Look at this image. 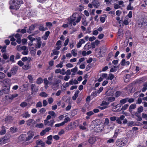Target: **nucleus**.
Segmentation results:
<instances>
[{
    "mask_svg": "<svg viewBox=\"0 0 147 147\" xmlns=\"http://www.w3.org/2000/svg\"><path fill=\"white\" fill-rule=\"evenodd\" d=\"M81 19V16L77 13H74L67 18L68 24L71 26L72 24L75 26L80 22Z\"/></svg>",
    "mask_w": 147,
    "mask_h": 147,
    "instance_id": "f257e3e1",
    "label": "nucleus"
},
{
    "mask_svg": "<svg viewBox=\"0 0 147 147\" xmlns=\"http://www.w3.org/2000/svg\"><path fill=\"white\" fill-rule=\"evenodd\" d=\"M22 0H12L9 2L10 9L17 10L20 6V4H22Z\"/></svg>",
    "mask_w": 147,
    "mask_h": 147,
    "instance_id": "f03ea898",
    "label": "nucleus"
},
{
    "mask_svg": "<svg viewBox=\"0 0 147 147\" xmlns=\"http://www.w3.org/2000/svg\"><path fill=\"white\" fill-rule=\"evenodd\" d=\"M10 135L9 134H6L5 136L0 139V144H4L9 141Z\"/></svg>",
    "mask_w": 147,
    "mask_h": 147,
    "instance_id": "7ed1b4c3",
    "label": "nucleus"
},
{
    "mask_svg": "<svg viewBox=\"0 0 147 147\" xmlns=\"http://www.w3.org/2000/svg\"><path fill=\"white\" fill-rule=\"evenodd\" d=\"M127 142L123 138L117 139L116 142V145L119 147H122L125 146Z\"/></svg>",
    "mask_w": 147,
    "mask_h": 147,
    "instance_id": "20e7f679",
    "label": "nucleus"
},
{
    "mask_svg": "<svg viewBox=\"0 0 147 147\" xmlns=\"http://www.w3.org/2000/svg\"><path fill=\"white\" fill-rule=\"evenodd\" d=\"M93 123L95 126L94 127V130L95 131L98 132L102 131L103 129V126L100 124L98 125L97 123L95 121H93Z\"/></svg>",
    "mask_w": 147,
    "mask_h": 147,
    "instance_id": "39448f33",
    "label": "nucleus"
},
{
    "mask_svg": "<svg viewBox=\"0 0 147 147\" xmlns=\"http://www.w3.org/2000/svg\"><path fill=\"white\" fill-rule=\"evenodd\" d=\"M59 80H55L53 82H49V85H50L51 88L55 90L58 89L59 86Z\"/></svg>",
    "mask_w": 147,
    "mask_h": 147,
    "instance_id": "423d86ee",
    "label": "nucleus"
},
{
    "mask_svg": "<svg viewBox=\"0 0 147 147\" xmlns=\"http://www.w3.org/2000/svg\"><path fill=\"white\" fill-rule=\"evenodd\" d=\"M31 90V94H33L34 92H36L38 90V88L36 87L35 84H32L30 86Z\"/></svg>",
    "mask_w": 147,
    "mask_h": 147,
    "instance_id": "0eeeda50",
    "label": "nucleus"
},
{
    "mask_svg": "<svg viewBox=\"0 0 147 147\" xmlns=\"http://www.w3.org/2000/svg\"><path fill=\"white\" fill-rule=\"evenodd\" d=\"M28 136L26 139V141H28L30 140L34 136V132L32 131H30L27 133Z\"/></svg>",
    "mask_w": 147,
    "mask_h": 147,
    "instance_id": "6e6552de",
    "label": "nucleus"
},
{
    "mask_svg": "<svg viewBox=\"0 0 147 147\" xmlns=\"http://www.w3.org/2000/svg\"><path fill=\"white\" fill-rule=\"evenodd\" d=\"M92 3L93 6L96 8L98 7L100 5V3L98 0H94L92 1Z\"/></svg>",
    "mask_w": 147,
    "mask_h": 147,
    "instance_id": "1a4fd4ad",
    "label": "nucleus"
},
{
    "mask_svg": "<svg viewBox=\"0 0 147 147\" xmlns=\"http://www.w3.org/2000/svg\"><path fill=\"white\" fill-rule=\"evenodd\" d=\"M36 143L37 145L36 146H40L41 147H45V142H43L42 141L40 140H38L36 142Z\"/></svg>",
    "mask_w": 147,
    "mask_h": 147,
    "instance_id": "9d476101",
    "label": "nucleus"
},
{
    "mask_svg": "<svg viewBox=\"0 0 147 147\" xmlns=\"http://www.w3.org/2000/svg\"><path fill=\"white\" fill-rule=\"evenodd\" d=\"M22 50L23 51L22 52V54L24 55H27L28 52V49L25 46H23L22 48Z\"/></svg>",
    "mask_w": 147,
    "mask_h": 147,
    "instance_id": "9b49d317",
    "label": "nucleus"
},
{
    "mask_svg": "<svg viewBox=\"0 0 147 147\" xmlns=\"http://www.w3.org/2000/svg\"><path fill=\"white\" fill-rule=\"evenodd\" d=\"M35 27L36 26L34 24L31 25L30 26L29 28L27 30V32L29 34L31 33L32 31L34 30Z\"/></svg>",
    "mask_w": 147,
    "mask_h": 147,
    "instance_id": "f8f14e48",
    "label": "nucleus"
},
{
    "mask_svg": "<svg viewBox=\"0 0 147 147\" xmlns=\"http://www.w3.org/2000/svg\"><path fill=\"white\" fill-rule=\"evenodd\" d=\"M55 122V121H54V120L52 119L50 121H47L46 122V123L44 122V124L45 125L52 126Z\"/></svg>",
    "mask_w": 147,
    "mask_h": 147,
    "instance_id": "ddd939ff",
    "label": "nucleus"
},
{
    "mask_svg": "<svg viewBox=\"0 0 147 147\" xmlns=\"http://www.w3.org/2000/svg\"><path fill=\"white\" fill-rule=\"evenodd\" d=\"M5 94H8L10 90V87L9 86H5L2 88Z\"/></svg>",
    "mask_w": 147,
    "mask_h": 147,
    "instance_id": "4468645a",
    "label": "nucleus"
},
{
    "mask_svg": "<svg viewBox=\"0 0 147 147\" xmlns=\"http://www.w3.org/2000/svg\"><path fill=\"white\" fill-rule=\"evenodd\" d=\"M18 69V68L17 66H14L11 68L10 72H11L12 75L15 74Z\"/></svg>",
    "mask_w": 147,
    "mask_h": 147,
    "instance_id": "2eb2a0df",
    "label": "nucleus"
},
{
    "mask_svg": "<svg viewBox=\"0 0 147 147\" xmlns=\"http://www.w3.org/2000/svg\"><path fill=\"white\" fill-rule=\"evenodd\" d=\"M22 116L23 118H26L30 117L31 116L30 114L29 113L28 111L24 112L22 115Z\"/></svg>",
    "mask_w": 147,
    "mask_h": 147,
    "instance_id": "dca6fc26",
    "label": "nucleus"
},
{
    "mask_svg": "<svg viewBox=\"0 0 147 147\" xmlns=\"http://www.w3.org/2000/svg\"><path fill=\"white\" fill-rule=\"evenodd\" d=\"M96 141V137H93L89 138L88 140V142L91 144H93Z\"/></svg>",
    "mask_w": 147,
    "mask_h": 147,
    "instance_id": "f3484780",
    "label": "nucleus"
},
{
    "mask_svg": "<svg viewBox=\"0 0 147 147\" xmlns=\"http://www.w3.org/2000/svg\"><path fill=\"white\" fill-rule=\"evenodd\" d=\"M26 124L28 126H29L32 124H35L34 121L32 119H30L26 121Z\"/></svg>",
    "mask_w": 147,
    "mask_h": 147,
    "instance_id": "a211bd4d",
    "label": "nucleus"
},
{
    "mask_svg": "<svg viewBox=\"0 0 147 147\" xmlns=\"http://www.w3.org/2000/svg\"><path fill=\"white\" fill-rule=\"evenodd\" d=\"M114 124L112 122H110V123L107 125V128L109 129H113L114 128Z\"/></svg>",
    "mask_w": 147,
    "mask_h": 147,
    "instance_id": "6ab92c4d",
    "label": "nucleus"
},
{
    "mask_svg": "<svg viewBox=\"0 0 147 147\" xmlns=\"http://www.w3.org/2000/svg\"><path fill=\"white\" fill-rule=\"evenodd\" d=\"M136 105L135 104H131L129 106V111L131 112L133 109H135L136 108Z\"/></svg>",
    "mask_w": 147,
    "mask_h": 147,
    "instance_id": "aec40b11",
    "label": "nucleus"
},
{
    "mask_svg": "<svg viewBox=\"0 0 147 147\" xmlns=\"http://www.w3.org/2000/svg\"><path fill=\"white\" fill-rule=\"evenodd\" d=\"M113 91L112 90H109L106 92V95L107 96H111L113 95Z\"/></svg>",
    "mask_w": 147,
    "mask_h": 147,
    "instance_id": "412c9836",
    "label": "nucleus"
},
{
    "mask_svg": "<svg viewBox=\"0 0 147 147\" xmlns=\"http://www.w3.org/2000/svg\"><path fill=\"white\" fill-rule=\"evenodd\" d=\"M91 48V45L90 43H87L85 45L84 47V49L85 50H88Z\"/></svg>",
    "mask_w": 147,
    "mask_h": 147,
    "instance_id": "4be33fe9",
    "label": "nucleus"
},
{
    "mask_svg": "<svg viewBox=\"0 0 147 147\" xmlns=\"http://www.w3.org/2000/svg\"><path fill=\"white\" fill-rule=\"evenodd\" d=\"M9 37L11 38L10 40L12 42L11 43V45L13 46H15L16 45V42H15L16 39L13 36H10Z\"/></svg>",
    "mask_w": 147,
    "mask_h": 147,
    "instance_id": "5701e85b",
    "label": "nucleus"
},
{
    "mask_svg": "<svg viewBox=\"0 0 147 147\" xmlns=\"http://www.w3.org/2000/svg\"><path fill=\"white\" fill-rule=\"evenodd\" d=\"M107 99L109 102H112L115 101V98L114 96H109V97L107 98Z\"/></svg>",
    "mask_w": 147,
    "mask_h": 147,
    "instance_id": "b1692460",
    "label": "nucleus"
},
{
    "mask_svg": "<svg viewBox=\"0 0 147 147\" xmlns=\"http://www.w3.org/2000/svg\"><path fill=\"white\" fill-rule=\"evenodd\" d=\"M25 137V134H22L19 136L18 139L20 141H23L24 140Z\"/></svg>",
    "mask_w": 147,
    "mask_h": 147,
    "instance_id": "393cba45",
    "label": "nucleus"
},
{
    "mask_svg": "<svg viewBox=\"0 0 147 147\" xmlns=\"http://www.w3.org/2000/svg\"><path fill=\"white\" fill-rule=\"evenodd\" d=\"M52 51L53 53H51V56H53L54 55H58L59 53V51L55 49L53 50Z\"/></svg>",
    "mask_w": 147,
    "mask_h": 147,
    "instance_id": "a878e982",
    "label": "nucleus"
},
{
    "mask_svg": "<svg viewBox=\"0 0 147 147\" xmlns=\"http://www.w3.org/2000/svg\"><path fill=\"white\" fill-rule=\"evenodd\" d=\"M130 76L129 74H127L124 77V81L125 82H128Z\"/></svg>",
    "mask_w": 147,
    "mask_h": 147,
    "instance_id": "bb28decb",
    "label": "nucleus"
},
{
    "mask_svg": "<svg viewBox=\"0 0 147 147\" xmlns=\"http://www.w3.org/2000/svg\"><path fill=\"white\" fill-rule=\"evenodd\" d=\"M122 94V92L120 91H117L115 93V96L118 98L121 96Z\"/></svg>",
    "mask_w": 147,
    "mask_h": 147,
    "instance_id": "cd10ccee",
    "label": "nucleus"
},
{
    "mask_svg": "<svg viewBox=\"0 0 147 147\" xmlns=\"http://www.w3.org/2000/svg\"><path fill=\"white\" fill-rule=\"evenodd\" d=\"M71 54L72 55L73 57H76L77 54V50L75 49H74L71 51Z\"/></svg>",
    "mask_w": 147,
    "mask_h": 147,
    "instance_id": "c85d7f7f",
    "label": "nucleus"
},
{
    "mask_svg": "<svg viewBox=\"0 0 147 147\" xmlns=\"http://www.w3.org/2000/svg\"><path fill=\"white\" fill-rule=\"evenodd\" d=\"M39 29L41 31H44L48 29L46 27H45L42 25H40L39 28Z\"/></svg>",
    "mask_w": 147,
    "mask_h": 147,
    "instance_id": "c756f323",
    "label": "nucleus"
},
{
    "mask_svg": "<svg viewBox=\"0 0 147 147\" xmlns=\"http://www.w3.org/2000/svg\"><path fill=\"white\" fill-rule=\"evenodd\" d=\"M18 129L17 128L14 127H12L10 129L12 133H14L16 132Z\"/></svg>",
    "mask_w": 147,
    "mask_h": 147,
    "instance_id": "7c9ffc66",
    "label": "nucleus"
},
{
    "mask_svg": "<svg viewBox=\"0 0 147 147\" xmlns=\"http://www.w3.org/2000/svg\"><path fill=\"white\" fill-rule=\"evenodd\" d=\"M6 130L4 126L2 127V130L0 131V134L3 135L6 133Z\"/></svg>",
    "mask_w": 147,
    "mask_h": 147,
    "instance_id": "2f4dec72",
    "label": "nucleus"
},
{
    "mask_svg": "<svg viewBox=\"0 0 147 147\" xmlns=\"http://www.w3.org/2000/svg\"><path fill=\"white\" fill-rule=\"evenodd\" d=\"M128 99V98H127L123 99L120 101V102L121 104H124L126 103Z\"/></svg>",
    "mask_w": 147,
    "mask_h": 147,
    "instance_id": "473e14b6",
    "label": "nucleus"
},
{
    "mask_svg": "<svg viewBox=\"0 0 147 147\" xmlns=\"http://www.w3.org/2000/svg\"><path fill=\"white\" fill-rule=\"evenodd\" d=\"M48 114H49L50 115H51V116H52V117H53V118H55L56 116V115L55 114V112L53 111H49L48 112Z\"/></svg>",
    "mask_w": 147,
    "mask_h": 147,
    "instance_id": "72a5a7b5",
    "label": "nucleus"
},
{
    "mask_svg": "<svg viewBox=\"0 0 147 147\" xmlns=\"http://www.w3.org/2000/svg\"><path fill=\"white\" fill-rule=\"evenodd\" d=\"M134 7L131 6V3H129V4L127 7V10H132L133 9Z\"/></svg>",
    "mask_w": 147,
    "mask_h": 147,
    "instance_id": "f704fd0d",
    "label": "nucleus"
},
{
    "mask_svg": "<svg viewBox=\"0 0 147 147\" xmlns=\"http://www.w3.org/2000/svg\"><path fill=\"white\" fill-rule=\"evenodd\" d=\"M41 44V41L40 40H38L37 43L36 45V48H39L40 47Z\"/></svg>",
    "mask_w": 147,
    "mask_h": 147,
    "instance_id": "c9c22d12",
    "label": "nucleus"
},
{
    "mask_svg": "<svg viewBox=\"0 0 147 147\" xmlns=\"http://www.w3.org/2000/svg\"><path fill=\"white\" fill-rule=\"evenodd\" d=\"M115 78L114 76L112 74H110L109 75L108 77L107 78V79L110 80H112Z\"/></svg>",
    "mask_w": 147,
    "mask_h": 147,
    "instance_id": "e433bc0d",
    "label": "nucleus"
},
{
    "mask_svg": "<svg viewBox=\"0 0 147 147\" xmlns=\"http://www.w3.org/2000/svg\"><path fill=\"white\" fill-rule=\"evenodd\" d=\"M27 105H28V103L27 102H22L20 104V106L22 108L25 107L27 106Z\"/></svg>",
    "mask_w": 147,
    "mask_h": 147,
    "instance_id": "4c0bfd02",
    "label": "nucleus"
},
{
    "mask_svg": "<svg viewBox=\"0 0 147 147\" xmlns=\"http://www.w3.org/2000/svg\"><path fill=\"white\" fill-rule=\"evenodd\" d=\"M117 66H114L113 67L111 68L110 70V72H115L117 70Z\"/></svg>",
    "mask_w": 147,
    "mask_h": 147,
    "instance_id": "58836bf2",
    "label": "nucleus"
},
{
    "mask_svg": "<svg viewBox=\"0 0 147 147\" xmlns=\"http://www.w3.org/2000/svg\"><path fill=\"white\" fill-rule=\"evenodd\" d=\"M119 131V130L118 129H116L115 130L114 135L113 136V138H114V139H116L118 135Z\"/></svg>",
    "mask_w": 147,
    "mask_h": 147,
    "instance_id": "ea45409f",
    "label": "nucleus"
},
{
    "mask_svg": "<svg viewBox=\"0 0 147 147\" xmlns=\"http://www.w3.org/2000/svg\"><path fill=\"white\" fill-rule=\"evenodd\" d=\"M147 89V84H145L143 85V87L142 89V91L144 92H145Z\"/></svg>",
    "mask_w": 147,
    "mask_h": 147,
    "instance_id": "a19ab883",
    "label": "nucleus"
},
{
    "mask_svg": "<svg viewBox=\"0 0 147 147\" xmlns=\"http://www.w3.org/2000/svg\"><path fill=\"white\" fill-rule=\"evenodd\" d=\"M109 104V101H102L100 105L101 106H103L105 105V106H106L107 107V106Z\"/></svg>",
    "mask_w": 147,
    "mask_h": 147,
    "instance_id": "79ce46f5",
    "label": "nucleus"
},
{
    "mask_svg": "<svg viewBox=\"0 0 147 147\" xmlns=\"http://www.w3.org/2000/svg\"><path fill=\"white\" fill-rule=\"evenodd\" d=\"M39 95L42 97H46L48 96V94L44 92H42L39 94Z\"/></svg>",
    "mask_w": 147,
    "mask_h": 147,
    "instance_id": "37998d69",
    "label": "nucleus"
},
{
    "mask_svg": "<svg viewBox=\"0 0 147 147\" xmlns=\"http://www.w3.org/2000/svg\"><path fill=\"white\" fill-rule=\"evenodd\" d=\"M116 139H114L113 137L109 139L107 141V143H113Z\"/></svg>",
    "mask_w": 147,
    "mask_h": 147,
    "instance_id": "c03bdc74",
    "label": "nucleus"
},
{
    "mask_svg": "<svg viewBox=\"0 0 147 147\" xmlns=\"http://www.w3.org/2000/svg\"><path fill=\"white\" fill-rule=\"evenodd\" d=\"M72 128V124L71 123H70L66 127V129L68 130H71Z\"/></svg>",
    "mask_w": 147,
    "mask_h": 147,
    "instance_id": "a18cd8bd",
    "label": "nucleus"
},
{
    "mask_svg": "<svg viewBox=\"0 0 147 147\" xmlns=\"http://www.w3.org/2000/svg\"><path fill=\"white\" fill-rule=\"evenodd\" d=\"M9 82V79H5L3 80L2 82L3 83L4 85L8 84Z\"/></svg>",
    "mask_w": 147,
    "mask_h": 147,
    "instance_id": "49530a36",
    "label": "nucleus"
},
{
    "mask_svg": "<svg viewBox=\"0 0 147 147\" xmlns=\"http://www.w3.org/2000/svg\"><path fill=\"white\" fill-rule=\"evenodd\" d=\"M27 78L29 79V81L30 82L32 83L33 82V79L32 75H28Z\"/></svg>",
    "mask_w": 147,
    "mask_h": 147,
    "instance_id": "de8ad7c7",
    "label": "nucleus"
},
{
    "mask_svg": "<svg viewBox=\"0 0 147 147\" xmlns=\"http://www.w3.org/2000/svg\"><path fill=\"white\" fill-rule=\"evenodd\" d=\"M70 120L71 119L69 117H67L64 119L63 121L62 122L64 125L65 123H67L68 121H70Z\"/></svg>",
    "mask_w": 147,
    "mask_h": 147,
    "instance_id": "09e8293b",
    "label": "nucleus"
},
{
    "mask_svg": "<svg viewBox=\"0 0 147 147\" xmlns=\"http://www.w3.org/2000/svg\"><path fill=\"white\" fill-rule=\"evenodd\" d=\"M42 106V103L40 101H39L37 102L36 104V107H41Z\"/></svg>",
    "mask_w": 147,
    "mask_h": 147,
    "instance_id": "8fccbe9b",
    "label": "nucleus"
},
{
    "mask_svg": "<svg viewBox=\"0 0 147 147\" xmlns=\"http://www.w3.org/2000/svg\"><path fill=\"white\" fill-rule=\"evenodd\" d=\"M5 99L7 100H12L13 99L11 95H6L5 96Z\"/></svg>",
    "mask_w": 147,
    "mask_h": 147,
    "instance_id": "3c124183",
    "label": "nucleus"
},
{
    "mask_svg": "<svg viewBox=\"0 0 147 147\" xmlns=\"http://www.w3.org/2000/svg\"><path fill=\"white\" fill-rule=\"evenodd\" d=\"M32 35H29L28 36V38L32 42L34 40L36 39L35 38L32 37Z\"/></svg>",
    "mask_w": 147,
    "mask_h": 147,
    "instance_id": "603ef678",
    "label": "nucleus"
},
{
    "mask_svg": "<svg viewBox=\"0 0 147 147\" xmlns=\"http://www.w3.org/2000/svg\"><path fill=\"white\" fill-rule=\"evenodd\" d=\"M110 123V122L109 121V120L108 118H106L105 119L104 122V124L105 125H107Z\"/></svg>",
    "mask_w": 147,
    "mask_h": 147,
    "instance_id": "864d4df0",
    "label": "nucleus"
},
{
    "mask_svg": "<svg viewBox=\"0 0 147 147\" xmlns=\"http://www.w3.org/2000/svg\"><path fill=\"white\" fill-rule=\"evenodd\" d=\"M30 50L31 53L34 54L35 53L36 50L34 47H30Z\"/></svg>",
    "mask_w": 147,
    "mask_h": 147,
    "instance_id": "5fc2aeb1",
    "label": "nucleus"
},
{
    "mask_svg": "<svg viewBox=\"0 0 147 147\" xmlns=\"http://www.w3.org/2000/svg\"><path fill=\"white\" fill-rule=\"evenodd\" d=\"M104 15L105 16V17H101L100 18V22L102 23H103L105 22V18H106V15Z\"/></svg>",
    "mask_w": 147,
    "mask_h": 147,
    "instance_id": "6e6d98bb",
    "label": "nucleus"
},
{
    "mask_svg": "<svg viewBox=\"0 0 147 147\" xmlns=\"http://www.w3.org/2000/svg\"><path fill=\"white\" fill-rule=\"evenodd\" d=\"M143 107L140 106L138 108L137 112L140 113L143 111Z\"/></svg>",
    "mask_w": 147,
    "mask_h": 147,
    "instance_id": "4d7b16f0",
    "label": "nucleus"
},
{
    "mask_svg": "<svg viewBox=\"0 0 147 147\" xmlns=\"http://www.w3.org/2000/svg\"><path fill=\"white\" fill-rule=\"evenodd\" d=\"M42 82V79L41 78H38L37 81L36 83L38 84H40Z\"/></svg>",
    "mask_w": 147,
    "mask_h": 147,
    "instance_id": "13d9d810",
    "label": "nucleus"
},
{
    "mask_svg": "<svg viewBox=\"0 0 147 147\" xmlns=\"http://www.w3.org/2000/svg\"><path fill=\"white\" fill-rule=\"evenodd\" d=\"M129 105L127 104L124 105L121 109V110H125L128 107Z\"/></svg>",
    "mask_w": 147,
    "mask_h": 147,
    "instance_id": "bf43d9fd",
    "label": "nucleus"
},
{
    "mask_svg": "<svg viewBox=\"0 0 147 147\" xmlns=\"http://www.w3.org/2000/svg\"><path fill=\"white\" fill-rule=\"evenodd\" d=\"M5 76V74L2 72H0V79L4 78Z\"/></svg>",
    "mask_w": 147,
    "mask_h": 147,
    "instance_id": "052dcab7",
    "label": "nucleus"
},
{
    "mask_svg": "<svg viewBox=\"0 0 147 147\" xmlns=\"http://www.w3.org/2000/svg\"><path fill=\"white\" fill-rule=\"evenodd\" d=\"M43 124L42 123L37 124L35 125L36 127L38 128H42L43 127Z\"/></svg>",
    "mask_w": 147,
    "mask_h": 147,
    "instance_id": "680f3d73",
    "label": "nucleus"
},
{
    "mask_svg": "<svg viewBox=\"0 0 147 147\" xmlns=\"http://www.w3.org/2000/svg\"><path fill=\"white\" fill-rule=\"evenodd\" d=\"M63 61L61 62L60 63L58 64L57 65H56V67H60L62 68L63 67Z\"/></svg>",
    "mask_w": 147,
    "mask_h": 147,
    "instance_id": "e2e57ef3",
    "label": "nucleus"
},
{
    "mask_svg": "<svg viewBox=\"0 0 147 147\" xmlns=\"http://www.w3.org/2000/svg\"><path fill=\"white\" fill-rule=\"evenodd\" d=\"M44 82L45 85L47 86V85H48V84H49V82L47 78H45L44 79Z\"/></svg>",
    "mask_w": 147,
    "mask_h": 147,
    "instance_id": "0e129e2a",
    "label": "nucleus"
},
{
    "mask_svg": "<svg viewBox=\"0 0 147 147\" xmlns=\"http://www.w3.org/2000/svg\"><path fill=\"white\" fill-rule=\"evenodd\" d=\"M70 77L68 75L65 76L63 78V80L65 81H67L69 79Z\"/></svg>",
    "mask_w": 147,
    "mask_h": 147,
    "instance_id": "69168bd1",
    "label": "nucleus"
},
{
    "mask_svg": "<svg viewBox=\"0 0 147 147\" xmlns=\"http://www.w3.org/2000/svg\"><path fill=\"white\" fill-rule=\"evenodd\" d=\"M94 114V113L92 111H90L86 113V115L89 116H91Z\"/></svg>",
    "mask_w": 147,
    "mask_h": 147,
    "instance_id": "338daca9",
    "label": "nucleus"
},
{
    "mask_svg": "<svg viewBox=\"0 0 147 147\" xmlns=\"http://www.w3.org/2000/svg\"><path fill=\"white\" fill-rule=\"evenodd\" d=\"M23 68L27 70L29 69L30 67L29 64H27L26 65H25L23 67Z\"/></svg>",
    "mask_w": 147,
    "mask_h": 147,
    "instance_id": "774afa93",
    "label": "nucleus"
}]
</instances>
